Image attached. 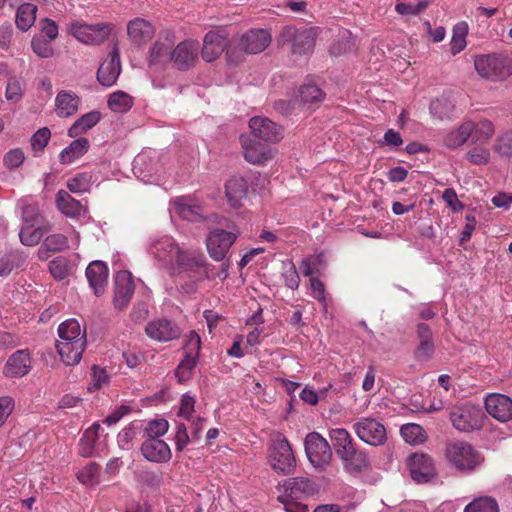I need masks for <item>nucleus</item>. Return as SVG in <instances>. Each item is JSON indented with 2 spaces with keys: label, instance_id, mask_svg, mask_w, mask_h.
<instances>
[{
  "label": "nucleus",
  "instance_id": "f257e3e1",
  "mask_svg": "<svg viewBox=\"0 0 512 512\" xmlns=\"http://www.w3.org/2000/svg\"><path fill=\"white\" fill-rule=\"evenodd\" d=\"M149 254L172 276L186 274L195 281L207 276L205 255L195 249H184L169 236L154 240Z\"/></svg>",
  "mask_w": 512,
  "mask_h": 512
},
{
  "label": "nucleus",
  "instance_id": "f03ea898",
  "mask_svg": "<svg viewBox=\"0 0 512 512\" xmlns=\"http://www.w3.org/2000/svg\"><path fill=\"white\" fill-rule=\"evenodd\" d=\"M59 339L56 343L61 360L66 365H76L80 362L86 348V333L82 331L76 319H68L58 327Z\"/></svg>",
  "mask_w": 512,
  "mask_h": 512
},
{
  "label": "nucleus",
  "instance_id": "7ed1b4c3",
  "mask_svg": "<svg viewBox=\"0 0 512 512\" xmlns=\"http://www.w3.org/2000/svg\"><path fill=\"white\" fill-rule=\"evenodd\" d=\"M445 457L449 465L461 473L474 471L483 461L471 444L459 440L446 445Z\"/></svg>",
  "mask_w": 512,
  "mask_h": 512
},
{
  "label": "nucleus",
  "instance_id": "20e7f679",
  "mask_svg": "<svg viewBox=\"0 0 512 512\" xmlns=\"http://www.w3.org/2000/svg\"><path fill=\"white\" fill-rule=\"evenodd\" d=\"M269 459L271 467L277 473L288 475L294 470L296 460L292 448L287 438L280 433L271 439Z\"/></svg>",
  "mask_w": 512,
  "mask_h": 512
},
{
  "label": "nucleus",
  "instance_id": "39448f33",
  "mask_svg": "<svg viewBox=\"0 0 512 512\" xmlns=\"http://www.w3.org/2000/svg\"><path fill=\"white\" fill-rule=\"evenodd\" d=\"M316 37V28L297 29L293 26H286L280 33V42L282 45H289L294 54L302 55L313 51Z\"/></svg>",
  "mask_w": 512,
  "mask_h": 512
},
{
  "label": "nucleus",
  "instance_id": "423d86ee",
  "mask_svg": "<svg viewBox=\"0 0 512 512\" xmlns=\"http://www.w3.org/2000/svg\"><path fill=\"white\" fill-rule=\"evenodd\" d=\"M485 415L478 405L464 403L452 408L450 420L453 427L460 432H472L482 427Z\"/></svg>",
  "mask_w": 512,
  "mask_h": 512
},
{
  "label": "nucleus",
  "instance_id": "0eeeda50",
  "mask_svg": "<svg viewBox=\"0 0 512 512\" xmlns=\"http://www.w3.org/2000/svg\"><path fill=\"white\" fill-rule=\"evenodd\" d=\"M114 25L111 23L87 24L75 21L70 24V33L80 42L99 45L111 35Z\"/></svg>",
  "mask_w": 512,
  "mask_h": 512
},
{
  "label": "nucleus",
  "instance_id": "6e6552de",
  "mask_svg": "<svg viewBox=\"0 0 512 512\" xmlns=\"http://www.w3.org/2000/svg\"><path fill=\"white\" fill-rule=\"evenodd\" d=\"M474 66L477 73L492 80L505 79L511 73L510 61L502 55H481L476 57Z\"/></svg>",
  "mask_w": 512,
  "mask_h": 512
},
{
  "label": "nucleus",
  "instance_id": "1a4fd4ad",
  "mask_svg": "<svg viewBox=\"0 0 512 512\" xmlns=\"http://www.w3.org/2000/svg\"><path fill=\"white\" fill-rule=\"evenodd\" d=\"M353 430L360 440L371 446L383 445L387 440L386 428L373 417H361L353 424Z\"/></svg>",
  "mask_w": 512,
  "mask_h": 512
},
{
  "label": "nucleus",
  "instance_id": "9d476101",
  "mask_svg": "<svg viewBox=\"0 0 512 512\" xmlns=\"http://www.w3.org/2000/svg\"><path fill=\"white\" fill-rule=\"evenodd\" d=\"M304 444L306 455L315 468H322L330 462L332 457L330 445L319 433H309Z\"/></svg>",
  "mask_w": 512,
  "mask_h": 512
},
{
  "label": "nucleus",
  "instance_id": "9b49d317",
  "mask_svg": "<svg viewBox=\"0 0 512 512\" xmlns=\"http://www.w3.org/2000/svg\"><path fill=\"white\" fill-rule=\"evenodd\" d=\"M407 465L411 478L417 483H428L437 476L434 460L428 454H412L408 458Z\"/></svg>",
  "mask_w": 512,
  "mask_h": 512
},
{
  "label": "nucleus",
  "instance_id": "f8f14e48",
  "mask_svg": "<svg viewBox=\"0 0 512 512\" xmlns=\"http://www.w3.org/2000/svg\"><path fill=\"white\" fill-rule=\"evenodd\" d=\"M237 237L238 233L235 232L223 229L212 230L206 239V246L210 257L215 261H222Z\"/></svg>",
  "mask_w": 512,
  "mask_h": 512
},
{
  "label": "nucleus",
  "instance_id": "ddd939ff",
  "mask_svg": "<svg viewBox=\"0 0 512 512\" xmlns=\"http://www.w3.org/2000/svg\"><path fill=\"white\" fill-rule=\"evenodd\" d=\"M145 333L154 341L168 342L179 338L181 329L175 322L161 318L148 322L145 326Z\"/></svg>",
  "mask_w": 512,
  "mask_h": 512
},
{
  "label": "nucleus",
  "instance_id": "4468645a",
  "mask_svg": "<svg viewBox=\"0 0 512 512\" xmlns=\"http://www.w3.org/2000/svg\"><path fill=\"white\" fill-rule=\"evenodd\" d=\"M198 53L199 43L194 40H185L173 49L171 61L177 69L186 71L195 65Z\"/></svg>",
  "mask_w": 512,
  "mask_h": 512
},
{
  "label": "nucleus",
  "instance_id": "2eb2a0df",
  "mask_svg": "<svg viewBox=\"0 0 512 512\" xmlns=\"http://www.w3.org/2000/svg\"><path fill=\"white\" fill-rule=\"evenodd\" d=\"M249 127L255 138L265 142H278L283 138L282 128L268 118L253 117Z\"/></svg>",
  "mask_w": 512,
  "mask_h": 512
},
{
  "label": "nucleus",
  "instance_id": "dca6fc26",
  "mask_svg": "<svg viewBox=\"0 0 512 512\" xmlns=\"http://www.w3.org/2000/svg\"><path fill=\"white\" fill-rule=\"evenodd\" d=\"M114 305L117 309H124L134 293V282L132 274L129 271H118L114 278Z\"/></svg>",
  "mask_w": 512,
  "mask_h": 512
},
{
  "label": "nucleus",
  "instance_id": "f3484780",
  "mask_svg": "<svg viewBox=\"0 0 512 512\" xmlns=\"http://www.w3.org/2000/svg\"><path fill=\"white\" fill-rule=\"evenodd\" d=\"M485 409L489 415L500 422L512 419V399L504 394L493 393L485 399Z\"/></svg>",
  "mask_w": 512,
  "mask_h": 512
},
{
  "label": "nucleus",
  "instance_id": "a211bd4d",
  "mask_svg": "<svg viewBox=\"0 0 512 512\" xmlns=\"http://www.w3.org/2000/svg\"><path fill=\"white\" fill-rule=\"evenodd\" d=\"M121 72L120 54L117 46H114L109 58L101 63L97 71V79L103 86L110 87L118 79Z\"/></svg>",
  "mask_w": 512,
  "mask_h": 512
},
{
  "label": "nucleus",
  "instance_id": "6ab92c4d",
  "mask_svg": "<svg viewBox=\"0 0 512 512\" xmlns=\"http://www.w3.org/2000/svg\"><path fill=\"white\" fill-rule=\"evenodd\" d=\"M32 368V358L29 349H21L9 356L5 366L4 374L8 377H23Z\"/></svg>",
  "mask_w": 512,
  "mask_h": 512
},
{
  "label": "nucleus",
  "instance_id": "aec40b11",
  "mask_svg": "<svg viewBox=\"0 0 512 512\" xmlns=\"http://www.w3.org/2000/svg\"><path fill=\"white\" fill-rule=\"evenodd\" d=\"M243 154L247 162L253 165H264L272 159L273 154L269 146L248 137H241Z\"/></svg>",
  "mask_w": 512,
  "mask_h": 512
},
{
  "label": "nucleus",
  "instance_id": "412c9836",
  "mask_svg": "<svg viewBox=\"0 0 512 512\" xmlns=\"http://www.w3.org/2000/svg\"><path fill=\"white\" fill-rule=\"evenodd\" d=\"M270 43V33L265 29H256L248 31L241 37L239 47L247 54H258L264 51Z\"/></svg>",
  "mask_w": 512,
  "mask_h": 512
},
{
  "label": "nucleus",
  "instance_id": "4be33fe9",
  "mask_svg": "<svg viewBox=\"0 0 512 512\" xmlns=\"http://www.w3.org/2000/svg\"><path fill=\"white\" fill-rule=\"evenodd\" d=\"M418 345L414 350V358L419 362L430 360L435 352L433 334L428 324L419 323L416 328Z\"/></svg>",
  "mask_w": 512,
  "mask_h": 512
},
{
  "label": "nucleus",
  "instance_id": "5701e85b",
  "mask_svg": "<svg viewBox=\"0 0 512 512\" xmlns=\"http://www.w3.org/2000/svg\"><path fill=\"white\" fill-rule=\"evenodd\" d=\"M154 34L153 25L144 18L136 17L127 24V35L134 45L146 44L153 38Z\"/></svg>",
  "mask_w": 512,
  "mask_h": 512
},
{
  "label": "nucleus",
  "instance_id": "b1692460",
  "mask_svg": "<svg viewBox=\"0 0 512 512\" xmlns=\"http://www.w3.org/2000/svg\"><path fill=\"white\" fill-rule=\"evenodd\" d=\"M141 453L150 462L165 463L171 459V450L161 439H146L141 445Z\"/></svg>",
  "mask_w": 512,
  "mask_h": 512
},
{
  "label": "nucleus",
  "instance_id": "393cba45",
  "mask_svg": "<svg viewBox=\"0 0 512 512\" xmlns=\"http://www.w3.org/2000/svg\"><path fill=\"white\" fill-rule=\"evenodd\" d=\"M86 277L95 295L104 293L108 280V268L102 261H93L86 268Z\"/></svg>",
  "mask_w": 512,
  "mask_h": 512
},
{
  "label": "nucleus",
  "instance_id": "a878e982",
  "mask_svg": "<svg viewBox=\"0 0 512 512\" xmlns=\"http://www.w3.org/2000/svg\"><path fill=\"white\" fill-rule=\"evenodd\" d=\"M226 46V37L217 31H209L203 40L202 58L206 62H212L223 53Z\"/></svg>",
  "mask_w": 512,
  "mask_h": 512
},
{
  "label": "nucleus",
  "instance_id": "bb28decb",
  "mask_svg": "<svg viewBox=\"0 0 512 512\" xmlns=\"http://www.w3.org/2000/svg\"><path fill=\"white\" fill-rule=\"evenodd\" d=\"M248 192V183L244 177L234 175L230 177L225 184V194L230 206L240 207L242 200Z\"/></svg>",
  "mask_w": 512,
  "mask_h": 512
},
{
  "label": "nucleus",
  "instance_id": "cd10ccee",
  "mask_svg": "<svg viewBox=\"0 0 512 512\" xmlns=\"http://www.w3.org/2000/svg\"><path fill=\"white\" fill-rule=\"evenodd\" d=\"M174 46V37L170 33L160 35L158 40L153 44L150 55L149 64L156 65L171 60V53Z\"/></svg>",
  "mask_w": 512,
  "mask_h": 512
},
{
  "label": "nucleus",
  "instance_id": "c85d7f7f",
  "mask_svg": "<svg viewBox=\"0 0 512 512\" xmlns=\"http://www.w3.org/2000/svg\"><path fill=\"white\" fill-rule=\"evenodd\" d=\"M80 98L72 91H60L55 98L56 113L59 117H70L78 111Z\"/></svg>",
  "mask_w": 512,
  "mask_h": 512
},
{
  "label": "nucleus",
  "instance_id": "c756f323",
  "mask_svg": "<svg viewBox=\"0 0 512 512\" xmlns=\"http://www.w3.org/2000/svg\"><path fill=\"white\" fill-rule=\"evenodd\" d=\"M329 436L332 441L335 452L340 458L349 455L353 451V449L356 448L353 438L351 437L350 433L344 428L332 429L329 433Z\"/></svg>",
  "mask_w": 512,
  "mask_h": 512
},
{
  "label": "nucleus",
  "instance_id": "7c9ffc66",
  "mask_svg": "<svg viewBox=\"0 0 512 512\" xmlns=\"http://www.w3.org/2000/svg\"><path fill=\"white\" fill-rule=\"evenodd\" d=\"M57 208L67 217L75 218L85 213L80 201L74 199L67 191L59 190L56 195Z\"/></svg>",
  "mask_w": 512,
  "mask_h": 512
},
{
  "label": "nucleus",
  "instance_id": "2f4dec72",
  "mask_svg": "<svg viewBox=\"0 0 512 512\" xmlns=\"http://www.w3.org/2000/svg\"><path fill=\"white\" fill-rule=\"evenodd\" d=\"M283 487L285 491L293 498H302L312 495L315 492L314 483L305 477H294L284 480Z\"/></svg>",
  "mask_w": 512,
  "mask_h": 512
},
{
  "label": "nucleus",
  "instance_id": "473e14b6",
  "mask_svg": "<svg viewBox=\"0 0 512 512\" xmlns=\"http://www.w3.org/2000/svg\"><path fill=\"white\" fill-rule=\"evenodd\" d=\"M89 147L90 143L88 139L82 137L77 138L61 151L59 160L62 164H70L82 157L88 151Z\"/></svg>",
  "mask_w": 512,
  "mask_h": 512
},
{
  "label": "nucleus",
  "instance_id": "72a5a7b5",
  "mask_svg": "<svg viewBox=\"0 0 512 512\" xmlns=\"http://www.w3.org/2000/svg\"><path fill=\"white\" fill-rule=\"evenodd\" d=\"M101 120V113L98 111H91L82 115L77 119L73 125L68 129V135L72 138L78 137L93 128Z\"/></svg>",
  "mask_w": 512,
  "mask_h": 512
},
{
  "label": "nucleus",
  "instance_id": "f704fd0d",
  "mask_svg": "<svg viewBox=\"0 0 512 512\" xmlns=\"http://www.w3.org/2000/svg\"><path fill=\"white\" fill-rule=\"evenodd\" d=\"M472 121L462 123L457 129L448 133L444 139V143L449 148H457L463 145L472 135Z\"/></svg>",
  "mask_w": 512,
  "mask_h": 512
},
{
  "label": "nucleus",
  "instance_id": "c9c22d12",
  "mask_svg": "<svg viewBox=\"0 0 512 512\" xmlns=\"http://www.w3.org/2000/svg\"><path fill=\"white\" fill-rule=\"evenodd\" d=\"M37 6L32 3H24L16 12V26L21 31L29 30L36 20Z\"/></svg>",
  "mask_w": 512,
  "mask_h": 512
},
{
  "label": "nucleus",
  "instance_id": "e433bc0d",
  "mask_svg": "<svg viewBox=\"0 0 512 512\" xmlns=\"http://www.w3.org/2000/svg\"><path fill=\"white\" fill-rule=\"evenodd\" d=\"M341 460L345 463V468L350 472L359 473L369 466L367 454L356 448L349 455L341 458Z\"/></svg>",
  "mask_w": 512,
  "mask_h": 512
},
{
  "label": "nucleus",
  "instance_id": "4c0bfd02",
  "mask_svg": "<svg viewBox=\"0 0 512 512\" xmlns=\"http://www.w3.org/2000/svg\"><path fill=\"white\" fill-rule=\"evenodd\" d=\"M400 433L407 443L413 445L421 444L427 438L425 430L420 425L415 423H407L402 425Z\"/></svg>",
  "mask_w": 512,
  "mask_h": 512
},
{
  "label": "nucleus",
  "instance_id": "58836bf2",
  "mask_svg": "<svg viewBox=\"0 0 512 512\" xmlns=\"http://www.w3.org/2000/svg\"><path fill=\"white\" fill-rule=\"evenodd\" d=\"M109 108L116 113L127 112L133 106V98L123 91H116L108 98Z\"/></svg>",
  "mask_w": 512,
  "mask_h": 512
},
{
  "label": "nucleus",
  "instance_id": "ea45409f",
  "mask_svg": "<svg viewBox=\"0 0 512 512\" xmlns=\"http://www.w3.org/2000/svg\"><path fill=\"white\" fill-rule=\"evenodd\" d=\"M92 174L90 172L77 173L67 181V188L72 193H85L90 191Z\"/></svg>",
  "mask_w": 512,
  "mask_h": 512
},
{
  "label": "nucleus",
  "instance_id": "a19ab883",
  "mask_svg": "<svg viewBox=\"0 0 512 512\" xmlns=\"http://www.w3.org/2000/svg\"><path fill=\"white\" fill-rule=\"evenodd\" d=\"M467 33L468 25L464 21L458 22L453 27V35L450 42L452 54H458L465 48Z\"/></svg>",
  "mask_w": 512,
  "mask_h": 512
},
{
  "label": "nucleus",
  "instance_id": "79ce46f5",
  "mask_svg": "<svg viewBox=\"0 0 512 512\" xmlns=\"http://www.w3.org/2000/svg\"><path fill=\"white\" fill-rule=\"evenodd\" d=\"M69 248L68 238L63 234H52L45 238L41 248L39 249V257L44 258L43 250L46 251H61Z\"/></svg>",
  "mask_w": 512,
  "mask_h": 512
},
{
  "label": "nucleus",
  "instance_id": "37998d69",
  "mask_svg": "<svg viewBox=\"0 0 512 512\" xmlns=\"http://www.w3.org/2000/svg\"><path fill=\"white\" fill-rule=\"evenodd\" d=\"M464 512H499L498 504L492 497L484 496L469 503Z\"/></svg>",
  "mask_w": 512,
  "mask_h": 512
},
{
  "label": "nucleus",
  "instance_id": "c03bdc74",
  "mask_svg": "<svg viewBox=\"0 0 512 512\" xmlns=\"http://www.w3.org/2000/svg\"><path fill=\"white\" fill-rule=\"evenodd\" d=\"M198 362V358L184 354V358L176 368L175 376L179 382H185L192 377L193 370Z\"/></svg>",
  "mask_w": 512,
  "mask_h": 512
},
{
  "label": "nucleus",
  "instance_id": "a18cd8bd",
  "mask_svg": "<svg viewBox=\"0 0 512 512\" xmlns=\"http://www.w3.org/2000/svg\"><path fill=\"white\" fill-rule=\"evenodd\" d=\"M133 171L135 174L143 175L144 178L151 176L155 171L152 157L146 152L138 154L133 161Z\"/></svg>",
  "mask_w": 512,
  "mask_h": 512
},
{
  "label": "nucleus",
  "instance_id": "49530a36",
  "mask_svg": "<svg viewBox=\"0 0 512 512\" xmlns=\"http://www.w3.org/2000/svg\"><path fill=\"white\" fill-rule=\"evenodd\" d=\"M169 428L168 421L165 419L151 420L146 423L143 433L146 439H160Z\"/></svg>",
  "mask_w": 512,
  "mask_h": 512
},
{
  "label": "nucleus",
  "instance_id": "de8ad7c7",
  "mask_svg": "<svg viewBox=\"0 0 512 512\" xmlns=\"http://www.w3.org/2000/svg\"><path fill=\"white\" fill-rule=\"evenodd\" d=\"M97 440L98 436H95V432L85 431L79 440V455L85 458L92 457L94 455Z\"/></svg>",
  "mask_w": 512,
  "mask_h": 512
},
{
  "label": "nucleus",
  "instance_id": "09e8293b",
  "mask_svg": "<svg viewBox=\"0 0 512 512\" xmlns=\"http://www.w3.org/2000/svg\"><path fill=\"white\" fill-rule=\"evenodd\" d=\"M43 236L44 231L41 228H34L33 226H25L19 233L20 241L25 246L37 245Z\"/></svg>",
  "mask_w": 512,
  "mask_h": 512
},
{
  "label": "nucleus",
  "instance_id": "8fccbe9b",
  "mask_svg": "<svg viewBox=\"0 0 512 512\" xmlns=\"http://www.w3.org/2000/svg\"><path fill=\"white\" fill-rule=\"evenodd\" d=\"M472 137L476 141H486L494 134V126L489 120H481L477 123L472 122Z\"/></svg>",
  "mask_w": 512,
  "mask_h": 512
},
{
  "label": "nucleus",
  "instance_id": "3c124183",
  "mask_svg": "<svg viewBox=\"0 0 512 512\" xmlns=\"http://www.w3.org/2000/svg\"><path fill=\"white\" fill-rule=\"evenodd\" d=\"M300 99L304 103L320 102L324 98L323 91L315 84L307 83L300 88Z\"/></svg>",
  "mask_w": 512,
  "mask_h": 512
},
{
  "label": "nucleus",
  "instance_id": "603ef678",
  "mask_svg": "<svg viewBox=\"0 0 512 512\" xmlns=\"http://www.w3.org/2000/svg\"><path fill=\"white\" fill-rule=\"evenodd\" d=\"M69 261L63 256H58L49 262V271L56 280H63L69 273Z\"/></svg>",
  "mask_w": 512,
  "mask_h": 512
},
{
  "label": "nucleus",
  "instance_id": "864d4df0",
  "mask_svg": "<svg viewBox=\"0 0 512 512\" xmlns=\"http://www.w3.org/2000/svg\"><path fill=\"white\" fill-rule=\"evenodd\" d=\"M429 0H419L417 3H397L395 10L401 15H418L428 8Z\"/></svg>",
  "mask_w": 512,
  "mask_h": 512
},
{
  "label": "nucleus",
  "instance_id": "5fc2aeb1",
  "mask_svg": "<svg viewBox=\"0 0 512 512\" xmlns=\"http://www.w3.org/2000/svg\"><path fill=\"white\" fill-rule=\"evenodd\" d=\"M50 137L51 132L47 127L40 128L33 134L31 137V147L35 154L43 152L50 140Z\"/></svg>",
  "mask_w": 512,
  "mask_h": 512
},
{
  "label": "nucleus",
  "instance_id": "6e6d98bb",
  "mask_svg": "<svg viewBox=\"0 0 512 512\" xmlns=\"http://www.w3.org/2000/svg\"><path fill=\"white\" fill-rule=\"evenodd\" d=\"M452 109V104L445 98L436 99L429 106L430 113L440 120L448 117Z\"/></svg>",
  "mask_w": 512,
  "mask_h": 512
},
{
  "label": "nucleus",
  "instance_id": "4d7b16f0",
  "mask_svg": "<svg viewBox=\"0 0 512 512\" xmlns=\"http://www.w3.org/2000/svg\"><path fill=\"white\" fill-rule=\"evenodd\" d=\"M494 151L501 157L509 158L512 156V131H507L498 137L494 145Z\"/></svg>",
  "mask_w": 512,
  "mask_h": 512
},
{
  "label": "nucleus",
  "instance_id": "13d9d810",
  "mask_svg": "<svg viewBox=\"0 0 512 512\" xmlns=\"http://www.w3.org/2000/svg\"><path fill=\"white\" fill-rule=\"evenodd\" d=\"M140 483L150 488H158L163 483L162 472L156 470H143L139 473Z\"/></svg>",
  "mask_w": 512,
  "mask_h": 512
},
{
  "label": "nucleus",
  "instance_id": "bf43d9fd",
  "mask_svg": "<svg viewBox=\"0 0 512 512\" xmlns=\"http://www.w3.org/2000/svg\"><path fill=\"white\" fill-rule=\"evenodd\" d=\"M25 160V155L22 149L20 148H14L9 150L3 157V164L4 166L9 169L13 170L18 167H20Z\"/></svg>",
  "mask_w": 512,
  "mask_h": 512
},
{
  "label": "nucleus",
  "instance_id": "052dcab7",
  "mask_svg": "<svg viewBox=\"0 0 512 512\" xmlns=\"http://www.w3.org/2000/svg\"><path fill=\"white\" fill-rule=\"evenodd\" d=\"M176 208L179 215L188 221H195L200 217V207L196 205H190L184 202V200H177Z\"/></svg>",
  "mask_w": 512,
  "mask_h": 512
},
{
  "label": "nucleus",
  "instance_id": "680f3d73",
  "mask_svg": "<svg viewBox=\"0 0 512 512\" xmlns=\"http://www.w3.org/2000/svg\"><path fill=\"white\" fill-rule=\"evenodd\" d=\"M201 350V338L195 331H190L186 336L184 354L199 358Z\"/></svg>",
  "mask_w": 512,
  "mask_h": 512
},
{
  "label": "nucleus",
  "instance_id": "e2e57ef3",
  "mask_svg": "<svg viewBox=\"0 0 512 512\" xmlns=\"http://www.w3.org/2000/svg\"><path fill=\"white\" fill-rule=\"evenodd\" d=\"M282 275L287 287L292 290H295L299 287L300 277L293 262H289L285 265Z\"/></svg>",
  "mask_w": 512,
  "mask_h": 512
},
{
  "label": "nucleus",
  "instance_id": "0e129e2a",
  "mask_svg": "<svg viewBox=\"0 0 512 512\" xmlns=\"http://www.w3.org/2000/svg\"><path fill=\"white\" fill-rule=\"evenodd\" d=\"M31 45L33 51L42 58H48L53 55V48L49 40L42 37H34Z\"/></svg>",
  "mask_w": 512,
  "mask_h": 512
},
{
  "label": "nucleus",
  "instance_id": "69168bd1",
  "mask_svg": "<svg viewBox=\"0 0 512 512\" xmlns=\"http://www.w3.org/2000/svg\"><path fill=\"white\" fill-rule=\"evenodd\" d=\"M321 265V256L306 257L301 261L300 270L305 276H311L319 271Z\"/></svg>",
  "mask_w": 512,
  "mask_h": 512
},
{
  "label": "nucleus",
  "instance_id": "338daca9",
  "mask_svg": "<svg viewBox=\"0 0 512 512\" xmlns=\"http://www.w3.org/2000/svg\"><path fill=\"white\" fill-rule=\"evenodd\" d=\"M135 436L136 427L133 423H131L119 432L117 436V442L119 447L125 450L130 449V443Z\"/></svg>",
  "mask_w": 512,
  "mask_h": 512
},
{
  "label": "nucleus",
  "instance_id": "774afa93",
  "mask_svg": "<svg viewBox=\"0 0 512 512\" xmlns=\"http://www.w3.org/2000/svg\"><path fill=\"white\" fill-rule=\"evenodd\" d=\"M467 158L475 165H483L489 162L490 152L484 147H475L468 151Z\"/></svg>",
  "mask_w": 512,
  "mask_h": 512
}]
</instances>
